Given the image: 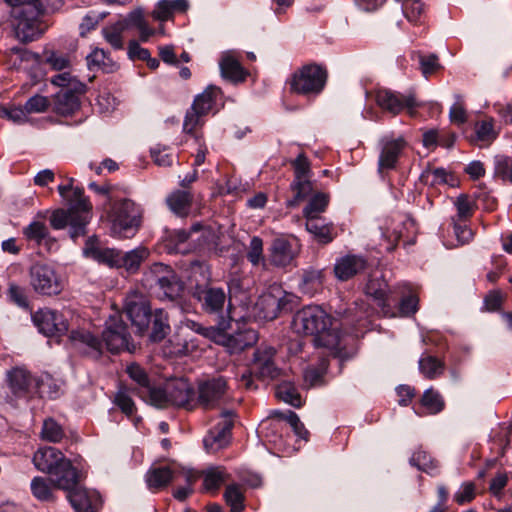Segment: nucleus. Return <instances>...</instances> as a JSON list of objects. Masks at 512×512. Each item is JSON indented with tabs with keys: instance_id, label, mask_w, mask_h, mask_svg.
I'll return each mask as SVG.
<instances>
[{
	"instance_id": "obj_1",
	"label": "nucleus",
	"mask_w": 512,
	"mask_h": 512,
	"mask_svg": "<svg viewBox=\"0 0 512 512\" xmlns=\"http://www.w3.org/2000/svg\"><path fill=\"white\" fill-rule=\"evenodd\" d=\"M292 326L297 334L313 336L317 348H324L331 355L341 356L342 339L332 318L319 306H306L297 311Z\"/></svg>"
},
{
	"instance_id": "obj_2",
	"label": "nucleus",
	"mask_w": 512,
	"mask_h": 512,
	"mask_svg": "<svg viewBox=\"0 0 512 512\" xmlns=\"http://www.w3.org/2000/svg\"><path fill=\"white\" fill-rule=\"evenodd\" d=\"M68 183L58 186L60 196L67 202L68 209H57L50 217L51 226L56 229L70 227V236L76 239L86 234V226L91 218L92 204L80 187H73L74 178Z\"/></svg>"
},
{
	"instance_id": "obj_3",
	"label": "nucleus",
	"mask_w": 512,
	"mask_h": 512,
	"mask_svg": "<svg viewBox=\"0 0 512 512\" xmlns=\"http://www.w3.org/2000/svg\"><path fill=\"white\" fill-rule=\"evenodd\" d=\"M10 7L11 23L16 38L22 43L38 39L44 32L40 18L45 13L41 0H4Z\"/></svg>"
},
{
	"instance_id": "obj_4",
	"label": "nucleus",
	"mask_w": 512,
	"mask_h": 512,
	"mask_svg": "<svg viewBox=\"0 0 512 512\" xmlns=\"http://www.w3.org/2000/svg\"><path fill=\"white\" fill-rule=\"evenodd\" d=\"M327 76V70L320 65H304L292 74L288 82L290 91L305 96L318 95L325 87Z\"/></svg>"
},
{
	"instance_id": "obj_5",
	"label": "nucleus",
	"mask_w": 512,
	"mask_h": 512,
	"mask_svg": "<svg viewBox=\"0 0 512 512\" xmlns=\"http://www.w3.org/2000/svg\"><path fill=\"white\" fill-rule=\"evenodd\" d=\"M115 233L122 234L131 229H138L142 220V209L131 199L115 201L108 214Z\"/></svg>"
},
{
	"instance_id": "obj_6",
	"label": "nucleus",
	"mask_w": 512,
	"mask_h": 512,
	"mask_svg": "<svg viewBox=\"0 0 512 512\" xmlns=\"http://www.w3.org/2000/svg\"><path fill=\"white\" fill-rule=\"evenodd\" d=\"M407 146L408 143L403 136H384L379 140L377 171L381 177L398 168Z\"/></svg>"
},
{
	"instance_id": "obj_7",
	"label": "nucleus",
	"mask_w": 512,
	"mask_h": 512,
	"mask_svg": "<svg viewBox=\"0 0 512 512\" xmlns=\"http://www.w3.org/2000/svg\"><path fill=\"white\" fill-rule=\"evenodd\" d=\"M228 390V381L222 375H213L199 380L197 404L206 410L214 409L226 398Z\"/></svg>"
},
{
	"instance_id": "obj_8",
	"label": "nucleus",
	"mask_w": 512,
	"mask_h": 512,
	"mask_svg": "<svg viewBox=\"0 0 512 512\" xmlns=\"http://www.w3.org/2000/svg\"><path fill=\"white\" fill-rule=\"evenodd\" d=\"M124 312L139 334L148 330L153 313L146 295L138 290L130 291L125 298Z\"/></svg>"
},
{
	"instance_id": "obj_9",
	"label": "nucleus",
	"mask_w": 512,
	"mask_h": 512,
	"mask_svg": "<svg viewBox=\"0 0 512 512\" xmlns=\"http://www.w3.org/2000/svg\"><path fill=\"white\" fill-rule=\"evenodd\" d=\"M124 312L139 334L148 330L153 313L146 295L138 290L130 291L125 298Z\"/></svg>"
},
{
	"instance_id": "obj_10",
	"label": "nucleus",
	"mask_w": 512,
	"mask_h": 512,
	"mask_svg": "<svg viewBox=\"0 0 512 512\" xmlns=\"http://www.w3.org/2000/svg\"><path fill=\"white\" fill-rule=\"evenodd\" d=\"M102 338L107 350L111 353H119L124 350L132 352L135 349L130 342L128 327L118 314L109 317Z\"/></svg>"
},
{
	"instance_id": "obj_11",
	"label": "nucleus",
	"mask_w": 512,
	"mask_h": 512,
	"mask_svg": "<svg viewBox=\"0 0 512 512\" xmlns=\"http://www.w3.org/2000/svg\"><path fill=\"white\" fill-rule=\"evenodd\" d=\"M192 297L200 304L203 312L221 315L227 302V294L221 287L208 283L196 284L192 287Z\"/></svg>"
},
{
	"instance_id": "obj_12",
	"label": "nucleus",
	"mask_w": 512,
	"mask_h": 512,
	"mask_svg": "<svg viewBox=\"0 0 512 512\" xmlns=\"http://www.w3.org/2000/svg\"><path fill=\"white\" fill-rule=\"evenodd\" d=\"M30 283L37 293L43 295H57L63 288L56 271L46 264H35L31 267Z\"/></svg>"
},
{
	"instance_id": "obj_13",
	"label": "nucleus",
	"mask_w": 512,
	"mask_h": 512,
	"mask_svg": "<svg viewBox=\"0 0 512 512\" xmlns=\"http://www.w3.org/2000/svg\"><path fill=\"white\" fill-rule=\"evenodd\" d=\"M7 382L11 393L16 398L30 397L39 392L42 381L22 367H15L7 372Z\"/></svg>"
},
{
	"instance_id": "obj_14",
	"label": "nucleus",
	"mask_w": 512,
	"mask_h": 512,
	"mask_svg": "<svg viewBox=\"0 0 512 512\" xmlns=\"http://www.w3.org/2000/svg\"><path fill=\"white\" fill-rule=\"evenodd\" d=\"M235 417L233 410H224L221 413V420L204 438V446L208 452H216L229 444Z\"/></svg>"
},
{
	"instance_id": "obj_15",
	"label": "nucleus",
	"mask_w": 512,
	"mask_h": 512,
	"mask_svg": "<svg viewBox=\"0 0 512 512\" xmlns=\"http://www.w3.org/2000/svg\"><path fill=\"white\" fill-rule=\"evenodd\" d=\"M32 321L39 332L48 337L63 335L69 329L67 319L62 313L47 308L33 313Z\"/></svg>"
},
{
	"instance_id": "obj_16",
	"label": "nucleus",
	"mask_w": 512,
	"mask_h": 512,
	"mask_svg": "<svg viewBox=\"0 0 512 512\" xmlns=\"http://www.w3.org/2000/svg\"><path fill=\"white\" fill-rule=\"evenodd\" d=\"M375 102L383 111L393 116L400 114L405 108L411 112L416 106L413 95H404L386 88L375 91Z\"/></svg>"
},
{
	"instance_id": "obj_17",
	"label": "nucleus",
	"mask_w": 512,
	"mask_h": 512,
	"mask_svg": "<svg viewBox=\"0 0 512 512\" xmlns=\"http://www.w3.org/2000/svg\"><path fill=\"white\" fill-rule=\"evenodd\" d=\"M364 291L377 301L384 316H395V313L390 312V305L387 302L391 290L381 270L376 269L369 273Z\"/></svg>"
},
{
	"instance_id": "obj_18",
	"label": "nucleus",
	"mask_w": 512,
	"mask_h": 512,
	"mask_svg": "<svg viewBox=\"0 0 512 512\" xmlns=\"http://www.w3.org/2000/svg\"><path fill=\"white\" fill-rule=\"evenodd\" d=\"M84 83H74L73 89H61L54 96L53 109L62 116L73 115L80 108V96L85 94Z\"/></svg>"
},
{
	"instance_id": "obj_19",
	"label": "nucleus",
	"mask_w": 512,
	"mask_h": 512,
	"mask_svg": "<svg viewBox=\"0 0 512 512\" xmlns=\"http://www.w3.org/2000/svg\"><path fill=\"white\" fill-rule=\"evenodd\" d=\"M256 307L260 317L265 320H273L282 311L290 308V300L281 291H277V294L269 292L259 297Z\"/></svg>"
},
{
	"instance_id": "obj_20",
	"label": "nucleus",
	"mask_w": 512,
	"mask_h": 512,
	"mask_svg": "<svg viewBox=\"0 0 512 512\" xmlns=\"http://www.w3.org/2000/svg\"><path fill=\"white\" fill-rule=\"evenodd\" d=\"M368 267L367 259L358 254H347L336 259L334 275L339 281H348L365 271Z\"/></svg>"
},
{
	"instance_id": "obj_21",
	"label": "nucleus",
	"mask_w": 512,
	"mask_h": 512,
	"mask_svg": "<svg viewBox=\"0 0 512 512\" xmlns=\"http://www.w3.org/2000/svg\"><path fill=\"white\" fill-rule=\"evenodd\" d=\"M276 350L272 346L261 345L254 352L252 369L259 377L276 378L279 375V369L275 365Z\"/></svg>"
},
{
	"instance_id": "obj_22",
	"label": "nucleus",
	"mask_w": 512,
	"mask_h": 512,
	"mask_svg": "<svg viewBox=\"0 0 512 512\" xmlns=\"http://www.w3.org/2000/svg\"><path fill=\"white\" fill-rule=\"evenodd\" d=\"M50 482L54 488L69 492L78 485V470L67 458L63 459L50 473Z\"/></svg>"
},
{
	"instance_id": "obj_23",
	"label": "nucleus",
	"mask_w": 512,
	"mask_h": 512,
	"mask_svg": "<svg viewBox=\"0 0 512 512\" xmlns=\"http://www.w3.org/2000/svg\"><path fill=\"white\" fill-rule=\"evenodd\" d=\"M69 338L76 348L92 358L97 359L103 354V339L100 340L87 330H73Z\"/></svg>"
},
{
	"instance_id": "obj_24",
	"label": "nucleus",
	"mask_w": 512,
	"mask_h": 512,
	"mask_svg": "<svg viewBox=\"0 0 512 512\" xmlns=\"http://www.w3.org/2000/svg\"><path fill=\"white\" fill-rule=\"evenodd\" d=\"M67 497L76 512H97L101 506V498L96 491L80 488L78 485L68 492Z\"/></svg>"
},
{
	"instance_id": "obj_25",
	"label": "nucleus",
	"mask_w": 512,
	"mask_h": 512,
	"mask_svg": "<svg viewBox=\"0 0 512 512\" xmlns=\"http://www.w3.org/2000/svg\"><path fill=\"white\" fill-rule=\"evenodd\" d=\"M85 256L105 264L111 268L118 267L119 250L104 248L100 245L97 237L93 236L87 239L83 249Z\"/></svg>"
},
{
	"instance_id": "obj_26",
	"label": "nucleus",
	"mask_w": 512,
	"mask_h": 512,
	"mask_svg": "<svg viewBox=\"0 0 512 512\" xmlns=\"http://www.w3.org/2000/svg\"><path fill=\"white\" fill-rule=\"evenodd\" d=\"M166 388L170 406L186 407L188 409L194 407L193 401L195 393L186 380L179 379L173 381L167 384Z\"/></svg>"
},
{
	"instance_id": "obj_27",
	"label": "nucleus",
	"mask_w": 512,
	"mask_h": 512,
	"mask_svg": "<svg viewBox=\"0 0 512 512\" xmlns=\"http://www.w3.org/2000/svg\"><path fill=\"white\" fill-rule=\"evenodd\" d=\"M200 230H202V226L200 224L193 225L189 231L182 229L173 230L167 237V248L181 254L190 252L192 249L196 248L191 245L192 242L196 241L193 236L200 232ZM197 240H199V238H197Z\"/></svg>"
},
{
	"instance_id": "obj_28",
	"label": "nucleus",
	"mask_w": 512,
	"mask_h": 512,
	"mask_svg": "<svg viewBox=\"0 0 512 512\" xmlns=\"http://www.w3.org/2000/svg\"><path fill=\"white\" fill-rule=\"evenodd\" d=\"M65 458L66 457L59 449L48 446L39 448L35 452L33 463L39 471L48 474Z\"/></svg>"
},
{
	"instance_id": "obj_29",
	"label": "nucleus",
	"mask_w": 512,
	"mask_h": 512,
	"mask_svg": "<svg viewBox=\"0 0 512 512\" xmlns=\"http://www.w3.org/2000/svg\"><path fill=\"white\" fill-rule=\"evenodd\" d=\"M297 255L296 244L284 239L277 238L273 241L271 247L272 264L285 267L289 265Z\"/></svg>"
},
{
	"instance_id": "obj_30",
	"label": "nucleus",
	"mask_w": 512,
	"mask_h": 512,
	"mask_svg": "<svg viewBox=\"0 0 512 512\" xmlns=\"http://www.w3.org/2000/svg\"><path fill=\"white\" fill-rule=\"evenodd\" d=\"M219 66L222 77L231 82H242L246 79V70L231 52L222 55Z\"/></svg>"
},
{
	"instance_id": "obj_31",
	"label": "nucleus",
	"mask_w": 512,
	"mask_h": 512,
	"mask_svg": "<svg viewBox=\"0 0 512 512\" xmlns=\"http://www.w3.org/2000/svg\"><path fill=\"white\" fill-rule=\"evenodd\" d=\"M193 203V195L188 190H174L166 197V204L171 212L186 217Z\"/></svg>"
},
{
	"instance_id": "obj_32",
	"label": "nucleus",
	"mask_w": 512,
	"mask_h": 512,
	"mask_svg": "<svg viewBox=\"0 0 512 512\" xmlns=\"http://www.w3.org/2000/svg\"><path fill=\"white\" fill-rule=\"evenodd\" d=\"M120 24H123V28L125 30L129 28H137L140 33V40L146 42L149 37L154 35L155 30L150 28L148 23L144 18V12L141 8H136L132 10L128 15L120 20H118Z\"/></svg>"
},
{
	"instance_id": "obj_33",
	"label": "nucleus",
	"mask_w": 512,
	"mask_h": 512,
	"mask_svg": "<svg viewBox=\"0 0 512 512\" xmlns=\"http://www.w3.org/2000/svg\"><path fill=\"white\" fill-rule=\"evenodd\" d=\"M305 227L320 244H328L335 237L333 224L326 223L322 217L306 219Z\"/></svg>"
},
{
	"instance_id": "obj_34",
	"label": "nucleus",
	"mask_w": 512,
	"mask_h": 512,
	"mask_svg": "<svg viewBox=\"0 0 512 512\" xmlns=\"http://www.w3.org/2000/svg\"><path fill=\"white\" fill-rule=\"evenodd\" d=\"M257 339L256 331L248 329L229 335L226 340V346L231 353H240L253 346L257 342Z\"/></svg>"
},
{
	"instance_id": "obj_35",
	"label": "nucleus",
	"mask_w": 512,
	"mask_h": 512,
	"mask_svg": "<svg viewBox=\"0 0 512 512\" xmlns=\"http://www.w3.org/2000/svg\"><path fill=\"white\" fill-rule=\"evenodd\" d=\"M149 256L146 248L140 247L126 253L119 252L117 268H124L128 273H135L142 262Z\"/></svg>"
},
{
	"instance_id": "obj_36",
	"label": "nucleus",
	"mask_w": 512,
	"mask_h": 512,
	"mask_svg": "<svg viewBox=\"0 0 512 512\" xmlns=\"http://www.w3.org/2000/svg\"><path fill=\"white\" fill-rule=\"evenodd\" d=\"M177 478V471H174L169 467L151 468L146 475V481L150 489H161L166 487L172 480Z\"/></svg>"
},
{
	"instance_id": "obj_37",
	"label": "nucleus",
	"mask_w": 512,
	"mask_h": 512,
	"mask_svg": "<svg viewBox=\"0 0 512 512\" xmlns=\"http://www.w3.org/2000/svg\"><path fill=\"white\" fill-rule=\"evenodd\" d=\"M169 342L173 346V349L170 351V353L176 356H186L192 354L198 349L199 346L197 340L186 333L184 329L175 334L169 340Z\"/></svg>"
},
{
	"instance_id": "obj_38",
	"label": "nucleus",
	"mask_w": 512,
	"mask_h": 512,
	"mask_svg": "<svg viewBox=\"0 0 512 512\" xmlns=\"http://www.w3.org/2000/svg\"><path fill=\"white\" fill-rule=\"evenodd\" d=\"M90 69L96 67L105 73H113L118 69V64L103 50L96 48L87 56Z\"/></svg>"
},
{
	"instance_id": "obj_39",
	"label": "nucleus",
	"mask_w": 512,
	"mask_h": 512,
	"mask_svg": "<svg viewBox=\"0 0 512 512\" xmlns=\"http://www.w3.org/2000/svg\"><path fill=\"white\" fill-rule=\"evenodd\" d=\"M323 271L315 268L305 269L302 273L300 288L301 291L308 295H313L323 284Z\"/></svg>"
},
{
	"instance_id": "obj_40",
	"label": "nucleus",
	"mask_w": 512,
	"mask_h": 512,
	"mask_svg": "<svg viewBox=\"0 0 512 512\" xmlns=\"http://www.w3.org/2000/svg\"><path fill=\"white\" fill-rule=\"evenodd\" d=\"M150 339L153 342L162 341L170 330L167 313L161 309L155 310L151 319Z\"/></svg>"
},
{
	"instance_id": "obj_41",
	"label": "nucleus",
	"mask_w": 512,
	"mask_h": 512,
	"mask_svg": "<svg viewBox=\"0 0 512 512\" xmlns=\"http://www.w3.org/2000/svg\"><path fill=\"white\" fill-rule=\"evenodd\" d=\"M138 396L157 408H167L170 406L167 388L163 389L150 384Z\"/></svg>"
},
{
	"instance_id": "obj_42",
	"label": "nucleus",
	"mask_w": 512,
	"mask_h": 512,
	"mask_svg": "<svg viewBox=\"0 0 512 512\" xmlns=\"http://www.w3.org/2000/svg\"><path fill=\"white\" fill-rule=\"evenodd\" d=\"M220 92V88L213 85L208 86L201 94L195 97L191 107L200 111V113L208 115Z\"/></svg>"
},
{
	"instance_id": "obj_43",
	"label": "nucleus",
	"mask_w": 512,
	"mask_h": 512,
	"mask_svg": "<svg viewBox=\"0 0 512 512\" xmlns=\"http://www.w3.org/2000/svg\"><path fill=\"white\" fill-rule=\"evenodd\" d=\"M162 292V296L169 300H175L181 296L183 292V283L179 280L174 271L171 275L162 277L157 285Z\"/></svg>"
},
{
	"instance_id": "obj_44",
	"label": "nucleus",
	"mask_w": 512,
	"mask_h": 512,
	"mask_svg": "<svg viewBox=\"0 0 512 512\" xmlns=\"http://www.w3.org/2000/svg\"><path fill=\"white\" fill-rule=\"evenodd\" d=\"M445 364L432 355H424L419 360V370L427 379H435L444 373Z\"/></svg>"
},
{
	"instance_id": "obj_45",
	"label": "nucleus",
	"mask_w": 512,
	"mask_h": 512,
	"mask_svg": "<svg viewBox=\"0 0 512 512\" xmlns=\"http://www.w3.org/2000/svg\"><path fill=\"white\" fill-rule=\"evenodd\" d=\"M275 395L279 400H282L294 407L302 405L301 396L292 382L283 381L276 386Z\"/></svg>"
},
{
	"instance_id": "obj_46",
	"label": "nucleus",
	"mask_w": 512,
	"mask_h": 512,
	"mask_svg": "<svg viewBox=\"0 0 512 512\" xmlns=\"http://www.w3.org/2000/svg\"><path fill=\"white\" fill-rule=\"evenodd\" d=\"M328 368V359L321 355L317 367L309 366L304 371V382L308 387H315L323 384V377Z\"/></svg>"
},
{
	"instance_id": "obj_47",
	"label": "nucleus",
	"mask_w": 512,
	"mask_h": 512,
	"mask_svg": "<svg viewBox=\"0 0 512 512\" xmlns=\"http://www.w3.org/2000/svg\"><path fill=\"white\" fill-rule=\"evenodd\" d=\"M224 498L231 512H241L244 509V492L240 485H228L225 489Z\"/></svg>"
},
{
	"instance_id": "obj_48",
	"label": "nucleus",
	"mask_w": 512,
	"mask_h": 512,
	"mask_svg": "<svg viewBox=\"0 0 512 512\" xmlns=\"http://www.w3.org/2000/svg\"><path fill=\"white\" fill-rule=\"evenodd\" d=\"M409 462L412 466L428 474H433L438 468L437 461L423 450L415 451Z\"/></svg>"
},
{
	"instance_id": "obj_49",
	"label": "nucleus",
	"mask_w": 512,
	"mask_h": 512,
	"mask_svg": "<svg viewBox=\"0 0 512 512\" xmlns=\"http://www.w3.org/2000/svg\"><path fill=\"white\" fill-rule=\"evenodd\" d=\"M329 202V198L324 193L315 194L307 206L303 210V215L306 219L321 218L320 213L324 212Z\"/></svg>"
},
{
	"instance_id": "obj_50",
	"label": "nucleus",
	"mask_w": 512,
	"mask_h": 512,
	"mask_svg": "<svg viewBox=\"0 0 512 512\" xmlns=\"http://www.w3.org/2000/svg\"><path fill=\"white\" fill-rule=\"evenodd\" d=\"M51 485L50 480L40 476L34 477L31 481V492L40 501H54Z\"/></svg>"
},
{
	"instance_id": "obj_51",
	"label": "nucleus",
	"mask_w": 512,
	"mask_h": 512,
	"mask_svg": "<svg viewBox=\"0 0 512 512\" xmlns=\"http://www.w3.org/2000/svg\"><path fill=\"white\" fill-rule=\"evenodd\" d=\"M475 132L477 140L487 144H491L498 137V131L495 129L493 118H486L477 122Z\"/></svg>"
},
{
	"instance_id": "obj_52",
	"label": "nucleus",
	"mask_w": 512,
	"mask_h": 512,
	"mask_svg": "<svg viewBox=\"0 0 512 512\" xmlns=\"http://www.w3.org/2000/svg\"><path fill=\"white\" fill-rule=\"evenodd\" d=\"M125 31L123 24L119 21L110 24L102 29V34L105 40L117 50L123 49L124 43L122 33Z\"/></svg>"
},
{
	"instance_id": "obj_53",
	"label": "nucleus",
	"mask_w": 512,
	"mask_h": 512,
	"mask_svg": "<svg viewBox=\"0 0 512 512\" xmlns=\"http://www.w3.org/2000/svg\"><path fill=\"white\" fill-rule=\"evenodd\" d=\"M64 430L60 424H58L53 418L44 420L41 437L43 440L57 443L64 438Z\"/></svg>"
},
{
	"instance_id": "obj_54",
	"label": "nucleus",
	"mask_w": 512,
	"mask_h": 512,
	"mask_svg": "<svg viewBox=\"0 0 512 512\" xmlns=\"http://www.w3.org/2000/svg\"><path fill=\"white\" fill-rule=\"evenodd\" d=\"M126 372L131 380L137 384L136 393L138 395L151 384L147 372L137 363L128 365Z\"/></svg>"
},
{
	"instance_id": "obj_55",
	"label": "nucleus",
	"mask_w": 512,
	"mask_h": 512,
	"mask_svg": "<svg viewBox=\"0 0 512 512\" xmlns=\"http://www.w3.org/2000/svg\"><path fill=\"white\" fill-rule=\"evenodd\" d=\"M422 405L429 414H436L444 408V401L440 393L433 388L427 389L421 398Z\"/></svg>"
},
{
	"instance_id": "obj_56",
	"label": "nucleus",
	"mask_w": 512,
	"mask_h": 512,
	"mask_svg": "<svg viewBox=\"0 0 512 512\" xmlns=\"http://www.w3.org/2000/svg\"><path fill=\"white\" fill-rule=\"evenodd\" d=\"M23 234L27 240L40 244L43 240L49 237V230L45 223L33 221L23 229Z\"/></svg>"
},
{
	"instance_id": "obj_57",
	"label": "nucleus",
	"mask_w": 512,
	"mask_h": 512,
	"mask_svg": "<svg viewBox=\"0 0 512 512\" xmlns=\"http://www.w3.org/2000/svg\"><path fill=\"white\" fill-rule=\"evenodd\" d=\"M227 474L221 468H211L205 472L204 489L206 491L216 492L219 487L226 481Z\"/></svg>"
},
{
	"instance_id": "obj_58",
	"label": "nucleus",
	"mask_w": 512,
	"mask_h": 512,
	"mask_svg": "<svg viewBox=\"0 0 512 512\" xmlns=\"http://www.w3.org/2000/svg\"><path fill=\"white\" fill-rule=\"evenodd\" d=\"M291 189L295 195L294 198L289 201V206H295L311 194L313 191V185L310 179L293 180L291 183Z\"/></svg>"
},
{
	"instance_id": "obj_59",
	"label": "nucleus",
	"mask_w": 512,
	"mask_h": 512,
	"mask_svg": "<svg viewBox=\"0 0 512 512\" xmlns=\"http://www.w3.org/2000/svg\"><path fill=\"white\" fill-rule=\"evenodd\" d=\"M205 116L206 114L200 113V111L191 107L186 112L183 122V131L187 134L195 135L197 128H201L204 125Z\"/></svg>"
},
{
	"instance_id": "obj_60",
	"label": "nucleus",
	"mask_w": 512,
	"mask_h": 512,
	"mask_svg": "<svg viewBox=\"0 0 512 512\" xmlns=\"http://www.w3.org/2000/svg\"><path fill=\"white\" fill-rule=\"evenodd\" d=\"M494 173L497 177L512 183V157L497 155L494 158Z\"/></svg>"
},
{
	"instance_id": "obj_61",
	"label": "nucleus",
	"mask_w": 512,
	"mask_h": 512,
	"mask_svg": "<svg viewBox=\"0 0 512 512\" xmlns=\"http://www.w3.org/2000/svg\"><path fill=\"white\" fill-rule=\"evenodd\" d=\"M448 173L444 168H428L420 176V180L430 186H437L448 183Z\"/></svg>"
},
{
	"instance_id": "obj_62",
	"label": "nucleus",
	"mask_w": 512,
	"mask_h": 512,
	"mask_svg": "<svg viewBox=\"0 0 512 512\" xmlns=\"http://www.w3.org/2000/svg\"><path fill=\"white\" fill-rule=\"evenodd\" d=\"M44 57V62L49 64L53 70H64L71 64L70 57L67 54L53 50L44 51Z\"/></svg>"
},
{
	"instance_id": "obj_63",
	"label": "nucleus",
	"mask_w": 512,
	"mask_h": 512,
	"mask_svg": "<svg viewBox=\"0 0 512 512\" xmlns=\"http://www.w3.org/2000/svg\"><path fill=\"white\" fill-rule=\"evenodd\" d=\"M291 164L294 169V180L311 178V163L305 154H299L297 158L291 162Z\"/></svg>"
},
{
	"instance_id": "obj_64",
	"label": "nucleus",
	"mask_w": 512,
	"mask_h": 512,
	"mask_svg": "<svg viewBox=\"0 0 512 512\" xmlns=\"http://www.w3.org/2000/svg\"><path fill=\"white\" fill-rule=\"evenodd\" d=\"M246 256H247L248 261L253 266H257L264 262L263 241L260 237H258V236L252 237Z\"/></svg>"
}]
</instances>
